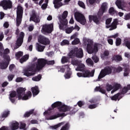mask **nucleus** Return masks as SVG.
Returning <instances> with one entry per match:
<instances>
[{
    "instance_id": "nucleus-50",
    "label": "nucleus",
    "mask_w": 130,
    "mask_h": 130,
    "mask_svg": "<svg viewBox=\"0 0 130 130\" xmlns=\"http://www.w3.org/2000/svg\"><path fill=\"white\" fill-rule=\"evenodd\" d=\"M78 5L79 6L81 7V8H82V9H86V6H85V4L83 3L82 1H79L78 2Z\"/></svg>"
},
{
    "instance_id": "nucleus-45",
    "label": "nucleus",
    "mask_w": 130,
    "mask_h": 130,
    "mask_svg": "<svg viewBox=\"0 0 130 130\" xmlns=\"http://www.w3.org/2000/svg\"><path fill=\"white\" fill-rule=\"evenodd\" d=\"M33 111H34V110H31V111H29V112H26L24 114V117H29L30 116V115H31V114H32V113H33Z\"/></svg>"
},
{
    "instance_id": "nucleus-11",
    "label": "nucleus",
    "mask_w": 130,
    "mask_h": 130,
    "mask_svg": "<svg viewBox=\"0 0 130 130\" xmlns=\"http://www.w3.org/2000/svg\"><path fill=\"white\" fill-rule=\"evenodd\" d=\"M75 18L79 23H80L81 25H85L87 23V20L85 18V16L80 13L76 12L75 13Z\"/></svg>"
},
{
    "instance_id": "nucleus-41",
    "label": "nucleus",
    "mask_w": 130,
    "mask_h": 130,
    "mask_svg": "<svg viewBox=\"0 0 130 130\" xmlns=\"http://www.w3.org/2000/svg\"><path fill=\"white\" fill-rule=\"evenodd\" d=\"M32 80L35 82H39L41 80V75H39L38 76L33 77Z\"/></svg>"
},
{
    "instance_id": "nucleus-4",
    "label": "nucleus",
    "mask_w": 130,
    "mask_h": 130,
    "mask_svg": "<svg viewBox=\"0 0 130 130\" xmlns=\"http://www.w3.org/2000/svg\"><path fill=\"white\" fill-rule=\"evenodd\" d=\"M25 88L19 87L17 89V97L19 100H28L32 96V92L29 91L25 93Z\"/></svg>"
},
{
    "instance_id": "nucleus-22",
    "label": "nucleus",
    "mask_w": 130,
    "mask_h": 130,
    "mask_svg": "<svg viewBox=\"0 0 130 130\" xmlns=\"http://www.w3.org/2000/svg\"><path fill=\"white\" fill-rule=\"evenodd\" d=\"M17 92L15 91H12L10 92L9 99L12 103H15L16 102V99H17Z\"/></svg>"
},
{
    "instance_id": "nucleus-2",
    "label": "nucleus",
    "mask_w": 130,
    "mask_h": 130,
    "mask_svg": "<svg viewBox=\"0 0 130 130\" xmlns=\"http://www.w3.org/2000/svg\"><path fill=\"white\" fill-rule=\"evenodd\" d=\"M52 107L53 108H55V107H58V109L59 111V113L57 115L54 116H50V109H49L48 110L46 111L44 113V115L46 117L47 120H51L52 119H55L57 117H60V116H66L67 115L64 113L61 112H66V111H70L71 110V107L68 106H66L64 104L60 102H56L52 105Z\"/></svg>"
},
{
    "instance_id": "nucleus-46",
    "label": "nucleus",
    "mask_w": 130,
    "mask_h": 130,
    "mask_svg": "<svg viewBox=\"0 0 130 130\" xmlns=\"http://www.w3.org/2000/svg\"><path fill=\"white\" fill-rule=\"evenodd\" d=\"M19 128L20 129L26 130V124L24 123H20Z\"/></svg>"
},
{
    "instance_id": "nucleus-55",
    "label": "nucleus",
    "mask_w": 130,
    "mask_h": 130,
    "mask_svg": "<svg viewBox=\"0 0 130 130\" xmlns=\"http://www.w3.org/2000/svg\"><path fill=\"white\" fill-rule=\"evenodd\" d=\"M80 29H81V27H80L77 24H75L74 27L73 26V30H76L78 31H80Z\"/></svg>"
},
{
    "instance_id": "nucleus-26",
    "label": "nucleus",
    "mask_w": 130,
    "mask_h": 130,
    "mask_svg": "<svg viewBox=\"0 0 130 130\" xmlns=\"http://www.w3.org/2000/svg\"><path fill=\"white\" fill-rule=\"evenodd\" d=\"M31 90L34 96H36L39 94V88H38V86H36L35 87H31Z\"/></svg>"
},
{
    "instance_id": "nucleus-64",
    "label": "nucleus",
    "mask_w": 130,
    "mask_h": 130,
    "mask_svg": "<svg viewBox=\"0 0 130 130\" xmlns=\"http://www.w3.org/2000/svg\"><path fill=\"white\" fill-rule=\"evenodd\" d=\"M124 56L125 57H127V58H130V53L128 52H126L124 54Z\"/></svg>"
},
{
    "instance_id": "nucleus-47",
    "label": "nucleus",
    "mask_w": 130,
    "mask_h": 130,
    "mask_svg": "<svg viewBox=\"0 0 130 130\" xmlns=\"http://www.w3.org/2000/svg\"><path fill=\"white\" fill-rule=\"evenodd\" d=\"M109 13L111 15H114L116 13V11L114 10V8L111 7L109 10Z\"/></svg>"
},
{
    "instance_id": "nucleus-33",
    "label": "nucleus",
    "mask_w": 130,
    "mask_h": 130,
    "mask_svg": "<svg viewBox=\"0 0 130 130\" xmlns=\"http://www.w3.org/2000/svg\"><path fill=\"white\" fill-rule=\"evenodd\" d=\"M121 94L120 93H117L114 96L111 97V100H113L114 101H116V100H119L120 98H121Z\"/></svg>"
},
{
    "instance_id": "nucleus-56",
    "label": "nucleus",
    "mask_w": 130,
    "mask_h": 130,
    "mask_svg": "<svg viewBox=\"0 0 130 130\" xmlns=\"http://www.w3.org/2000/svg\"><path fill=\"white\" fill-rule=\"evenodd\" d=\"M114 70V73H120V72L122 71V68L119 67L116 70L115 69Z\"/></svg>"
},
{
    "instance_id": "nucleus-24",
    "label": "nucleus",
    "mask_w": 130,
    "mask_h": 130,
    "mask_svg": "<svg viewBox=\"0 0 130 130\" xmlns=\"http://www.w3.org/2000/svg\"><path fill=\"white\" fill-rule=\"evenodd\" d=\"M88 18L90 23H91L93 21L95 23V24H99V19L97 18V16L95 15H89Z\"/></svg>"
},
{
    "instance_id": "nucleus-61",
    "label": "nucleus",
    "mask_w": 130,
    "mask_h": 130,
    "mask_svg": "<svg viewBox=\"0 0 130 130\" xmlns=\"http://www.w3.org/2000/svg\"><path fill=\"white\" fill-rule=\"evenodd\" d=\"M0 130H10L8 126H3L0 127Z\"/></svg>"
},
{
    "instance_id": "nucleus-38",
    "label": "nucleus",
    "mask_w": 130,
    "mask_h": 130,
    "mask_svg": "<svg viewBox=\"0 0 130 130\" xmlns=\"http://www.w3.org/2000/svg\"><path fill=\"white\" fill-rule=\"evenodd\" d=\"M61 61L62 63H66V62H69V61H70V58L68 57L63 56L61 58Z\"/></svg>"
},
{
    "instance_id": "nucleus-48",
    "label": "nucleus",
    "mask_w": 130,
    "mask_h": 130,
    "mask_svg": "<svg viewBox=\"0 0 130 130\" xmlns=\"http://www.w3.org/2000/svg\"><path fill=\"white\" fill-rule=\"evenodd\" d=\"M23 55V53L22 52H18L16 53L15 56L17 59H19L21 56Z\"/></svg>"
},
{
    "instance_id": "nucleus-44",
    "label": "nucleus",
    "mask_w": 130,
    "mask_h": 130,
    "mask_svg": "<svg viewBox=\"0 0 130 130\" xmlns=\"http://www.w3.org/2000/svg\"><path fill=\"white\" fill-rule=\"evenodd\" d=\"M80 43V40L78 38L75 39V40L72 41V45H76V44H79Z\"/></svg>"
},
{
    "instance_id": "nucleus-30",
    "label": "nucleus",
    "mask_w": 130,
    "mask_h": 130,
    "mask_svg": "<svg viewBox=\"0 0 130 130\" xmlns=\"http://www.w3.org/2000/svg\"><path fill=\"white\" fill-rule=\"evenodd\" d=\"M72 71H71V69H70L69 67L68 70L66 71L65 75H64L65 79H70L71 78V76H72Z\"/></svg>"
},
{
    "instance_id": "nucleus-19",
    "label": "nucleus",
    "mask_w": 130,
    "mask_h": 130,
    "mask_svg": "<svg viewBox=\"0 0 130 130\" xmlns=\"http://www.w3.org/2000/svg\"><path fill=\"white\" fill-rule=\"evenodd\" d=\"M116 5L118 7V9L122 10V11H125V7L126 4L124 3L122 0H117L116 2Z\"/></svg>"
},
{
    "instance_id": "nucleus-63",
    "label": "nucleus",
    "mask_w": 130,
    "mask_h": 130,
    "mask_svg": "<svg viewBox=\"0 0 130 130\" xmlns=\"http://www.w3.org/2000/svg\"><path fill=\"white\" fill-rule=\"evenodd\" d=\"M124 20H129L130 19V15L129 14H126L124 16Z\"/></svg>"
},
{
    "instance_id": "nucleus-7",
    "label": "nucleus",
    "mask_w": 130,
    "mask_h": 130,
    "mask_svg": "<svg viewBox=\"0 0 130 130\" xmlns=\"http://www.w3.org/2000/svg\"><path fill=\"white\" fill-rule=\"evenodd\" d=\"M75 55H76L77 57L82 58V57H83V50L81 48L79 49L75 48L74 50L71 51L68 54V56L71 58H73Z\"/></svg>"
},
{
    "instance_id": "nucleus-1",
    "label": "nucleus",
    "mask_w": 130,
    "mask_h": 130,
    "mask_svg": "<svg viewBox=\"0 0 130 130\" xmlns=\"http://www.w3.org/2000/svg\"><path fill=\"white\" fill-rule=\"evenodd\" d=\"M35 64H33L31 67H29L27 69H24L23 71V73L26 77H30V76H33L35 75V72L36 71H40V70H42L44 67H45V64H54V60H50L47 61L44 58H40L37 59V58L35 57L34 58L32 61L34 62L36 61Z\"/></svg>"
},
{
    "instance_id": "nucleus-6",
    "label": "nucleus",
    "mask_w": 130,
    "mask_h": 130,
    "mask_svg": "<svg viewBox=\"0 0 130 130\" xmlns=\"http://www.w3.org/2000/svg\"><path fill=\"white\" fill-rule=\"evenodd\" d=\"M19 33H20V30L17 29L16 34L17 35V40L16 43L15 47H14V49L19 48V47L22 45V43H23V39L24 36V32H21L19 34Z\"/></svg>"
},
{
    "instance_id": "nucleus-28",
    "label": "nucleus",
    "mask_w": 130,
    "mask_h": 130,
    "mask_svg": "<svg viewBox=\"0 0 130 130\" xmlns=\"http://www.w3.org/2000/svg\"><path fill=\"white\" fill-rule=\"evenodd\" d=\"M62 0H54L53 4L54 5L55 9H58V8H60L62 6V4L60 2Z\"/></svg>"
},
{
    "instance_id": "nucleus-43",
    "label": "nucleus",
    "mask_w": 130,
    "mask_h": 130,
    "mask_svg": "<svg viewBox=\"0 0 130 130\" xmlns=\"http://www.w3.org/2000/svg\"><path fill=\"white\" fill-rule=\"evenodd\" d=\"M86 61L87 64L89 67H91L92 66H93V61H92L90 58H88Z\"/></svg>"
},
{
    "instance_id": "nucleus-21",
    "label": "nucleus",
    "mask_w": 130,
    "mask_h": 130,
    "mask_svg": "<svg viewBox=\"0 0 130 130\" xmlns=\"http://www.w3.org/2000/svg\"><path fill=\"white\" fill-rule=\"evenodd\" d=\"M20 123L16 121H13L9 124V127L11 130H17L19 127Z\"/></svg>"
},
{
    "instance_id": "nucleus-34",
    "label": "nucleus",
    "mask_w": 130,
    "mask_h": 130,
    "mask_svg": "<svg viewBox=\"0 0 130 130\" xmlns=\"http://www.w3.org/2000/svg\"><path fill=\"white\" fill-rule=\"evenodd\" d=\"M112 60H115L116 61H120L122 60V57L120 55H114L112 58Z\"/></svg>"
},
{
    "instance_id": "nucleus-10",
    "label": "nucleus",
    "mask_w": 130,
    "mask_h": 130,
    "mask_svg": "<svg viewBox=\"0 0 130 130\" xmlns=\"http://www.w3.org/2000/svg\"><path fill=\"white\" fill-rule=\"evenodd\" d=\"M113 70H115V68L113 67H106L104 69V70H102L99 76L98 81H99L100 79L104 78V77H105L106 75H109V74H111Z\"/></svg>"
},
{
    "instance_id": "nucleus-15",
    "label": "nucleus",
    "mask_w": 130,
    "mask_h": 130,
    "mask_svg": "<svg viewBox=\"0 0 130 130\" xmlns=\"http://www.w3.org/2000/svg\"><path fill=\"white\" fill-rule=\"evenodd\" d=\"M120 87V84L117 83H115L114 86H112V85L110 84H108L106 86V89L107 91H111V90L114 88L111 91V94H113L114 92H116V91H117V90H118V88H119Z\"/></svg>"
},
{
    "instance_id": "nucleus-8",
    "label": "nucleus",
    "mask_w": 130,
    "mask_h": 130,
    "mask_svg": "<svg viewBox=\"0 0 130 130\" xmlns=\"http://www.w3.org/2000/svg\"><path fill=\"white\" fill-rule=\"evenodd\" d=\"M22 18H23V8L21 6H18L17 10V26H19L20 24H21V22H22Z\"/></svg>"
},
{
    "instance_id": "nucleus-40",
    "label": "nucleus",
    "mask_w": 130,
    "mask_h": 130,
    "mask_svg": "<svg viewBox=\"0 0 130 130\" xmlns=\"http://www.w3.org/2000/svg\"><path fill=\"white\" fill-rule=\"evenodd\" d=\"M70 128V123H67L64 125L62 126L60 130H68Z\"/></svg>"
},
{
    "instance_id": "nucleus-58",
    "label": "nucleus",
    "mask_w": 130,
    "mask_h": 130,
    "mask_svg": "<svg viewBox=\"0 0 130 130\" xmlns=\"http://www.w3.org/2000/svg\"><path fill=\"white\" fill-rule=\"evenodd\" d=\"M92 59L94 61V62H98L99 61V58L97 56H92Z\"/></svg>"
},
{
    "instance_id": "nucleus-25",
    "label": "nucleus",
    "mask_w": 130,
    "mask_h": 130,
    "mask_svg": "<svg viewBox=\"0 0 130 130\" xmlns=\"http://www.w3.org/2000/svg\"><path fill=\"white\" fill-rule=\"evenodd\" d=\"M86 69V66L83 63H79L77 67L75 69V71L78 72H83Z\"/></svg>"
},
{
    "instance_id": "nucleus-54",
    "label": "nucleus",
    "mask_w": 130,
    "mask_h": 130,
    "mask_svg": "<svg viewBox=\"0 0 130 130\" xmlns=\"http://www.w3.org/2000/svg\"><path fill=\"white\" fill-rule=\"evenodd\" d=\"M121 44V39H120V38L116 39V46H119V45H120Z\"/></svg>"
},
{
    "instance_id": "nucleus-60",
    "label": "nucleus",
    "mask_w": 130,
    "mask_h": 130,
    "mask_svg": "<svg viewBox=\"0 0 130 130\" xmlns=\"http://www.w3.org/2000/svg\"><path fill=\"white\" fill-rule=\"evenodd\" d=\"M96 107H97V105H90L88 106L89 109H94V108H96Z\"/></svg>"
},
{
    "instance_id": "nucleus-23",
    "label": "nucleus",
    "mask_w": 130,
    "mask_h": 130,
    "mask_svg": "<svg viewBox=\"0 0 130 130\" xmlns=\"http://www.w3.org/2000/svg\"><path fill=\"white\" fill-rule=\"evenodd\" d=\"M29 21H33L35 23H39L40 22V17L36 15V13H33L30 17Z\"/></svg>"
},
{
    "instance_id": "nucleus-27",
    "label": "nucleus",
    "mask_w": 130,
    "mask_h": 130,
    "mask_svg": "<svg viewBox=\"0 0 130 130\" xmlns=\"http://www.w3.org/2000/svg\"><path fill=\"white\" fill-rule=\"evenodd\" d=\"M9 114H10V111H5L4 112H3V113H2L0 117V120L1 121H4V120H5V118L8 117Z\"/></svg>"
},
{
    "instance_id": "nucleus-39",
    "label": "nucleus",
    "mask_w": 130,
    "mask_h": 130,
    "mask_svg": "<svg viewBox=\"0 0 130 130\" xmlns=\"http://www.w3.org/2000/svg\"><path fill=\"white\" fill-rule=\"evenodd\" d=\"M94 90L95 91H99V92H101V93H102V94H105V93H106V90H105V89L101 88L99 87H96Z\"/></svg>"
},
{
    "instance_id": "nucleus-14",
    "label": "nucleus",
    "mask_w": 130,
    "mask_h": 130,
    "mask_svg": "<svg viewBox=\"0 0 130 130\" xmlns=\"http://www.w3.org/2000/svg\"><path fill=\"white\" fill-rule=\"evenodd\" d=\"M0 6L3 7L4 10L12 8V2L10 0H3L0 3Z\"/></svg>"
},
{
    "instance_id": "nucleus-9",
    "label": "nucleus",
    "mask_w": 130,
    "mask_h": 130,
    "mask_svg": "<svg viewBox=\"0 0 130 130\" xmlns=\"http://www.w3.org/2000/svg\"><path fill=\"white\" fill-rule=\"evenodd\" d=\"M111 21H112V18H108L106 21V28H110V31L112 30H114V29H116V25H117L118 21L117 19H114L112 24L110 25L109 24L111 23Z\"/></svg>"
},
{
    "instance_id": "nucleus-51",
    "label": "nucleus",
    "mask_w": 130,
    "mask_h": 130,
    "mask_svg": "<svg viewBox=\"0 0 130 130\" xmlns=\"http://www.w3.org/2000/svg\"><path fill=\"white\" fill-rule=\"evenodd\" d=\"M96 0H86V4L87 6H90V5H93L95 3Z\"/></svg>"
},
{
    "instance_id": "nucleus-59",
    "label": "nucleus",
    "mask_w": 130,
    "mask_h": 130,
    "mask_svg": "<svg viewBox=\"0 0 130 130\" xmlns=\"http://www.w3.org/2000/svg\"><path fill=\"white\" fill-rule=\"evenodd\" d=\"M76 75L78 78H84L83 72H78L76 74Z\"/></svg>"
},
{
    "instance_id": "nucleus-42",
    "label": "nucleus",
    "mask_w": 130,
    "mask_h": 130,
    "mask_svg": "<svg viewBox=\"0 0 130 130\" xmlns=\"http://www.w3.org/2000/svg\"><path fill=\"white\" fill-rule=\"evenodd\" d=\"M70 44V41H68V40H63L61 43L60 45L63 46V45H68Z\"/></svg>"
},
{
    "instance_id": "nucleus-62",
    "label": "nucleus",
    "mask_w": 130,
    "mask_h": 130,
    "mask_svg": "<svg viewBox=\"0 0 130 130\" xmlns=\"http://www.w3.org/2000/svg\"><path fill=\"white\" fill-rule=\"evenodd\" d=\"M15 81L17 83H20V82H22V81H23V78L21 77H18L16 78Z\"/></svg>"
},
{
    "instance_id": "nucleus-29",
    "label": "nucleus",
    "mask_w": 130,
    "mask_h": 130,
    "mask_svg": "<svg viewBox=\"0 0 130 130\" xmlns=\"http://www.w3.org/2000/svg\"><path fill=\"white\" fill-rule=\"evenodd\" d=\"M36 48L37 50L39 52H42V51L44 50V48H45V47L37 43L36 44Z\"/></svg>"
},
{
    "instance_id": "nucleus-3",
    "label": "nucleus",
    "mask_w": 130,
    "mask_h": 130,
    "mask_svg": "<svg viewBox=\"0 0 130 130\" xmlns=\"http://www.w3.org/2000/svg\"><path fill=\"white\" fill-rule=\"evenodd\" d=\"M84 44L87 45V51L88 53L92 54V53H96L98 52V47L100 46V44H94L93 46V40L87 39L86 38L83 39Z\"/></svg>"
},
{
    "instance_id": "nucleus-18",
    "label": "nucleus",
    "mask_w": 130,
    "mask_h": 130,
    "mask_svg": "<svg viewBox=\"0 0 130 130\" xmlns=\"http://www.w3.org/2000/svg\"><path fill=\"white\" fill-rule=\"evenodd\" d=\"M95 70H93L91 72L88 70H85L82 71L83 78H90V77H94Z\"/></svg>"
},
{
    "instance_id": "nucleus-36",
    "label": "nucleus",
    "mask_w": 130,
    "mask_h": 130,
    "mask_svg": "<svg viewBox=\"0 0 130 130\" xmlns=\"http://www.w3.org/2000/svg\"><path fill=\"white\" fill-rule=\"evenodd\" d=\"M66 33L67 34H71L73 31H74V26H71L70 27H68L65 29Z\"/></svg>"
},
{
    "instance_id": "nucleus-5",
    "label": "nucleus",
    "mask_w": 130,
    "mask_h": 130,
    "mask_svg": "<svg viewBox=\"0 0 130 130\" xmlns=\"http://www.w3.org/2000/svg\"><path fill=\"white\" fill-rule=\"evenodd\" d=\"M69 14V12L68 11H65L63 12L62 15H60L59 17V27L60 30H64L66 28H67V26L68 25V19H67V17H68V15Z\"/></svg>"
},
{
    "instance_id": "nucleus-20",
    "label": "nucleus",
    "mask_w": 130,
    "mask_h": 130,
    "mask_svg": "<svg viewBox=\"0 0 130 130\" xmlns=\"http://www.w3.org/2000/svg\"><path fill=\"white\" fill-rule=\"evenodd\" d=\"M38 41L40 43H41V44H43L44 45H48V44H50V41L49 39L43 36H40L38 39Z\"/></svg>"
},
{
    "instance_id": "nucleus-35",
    "label": "nucleus",
    "mask_w": 130,
    "mask_h": 130,
    "mask_svg": "<svg viewBox=\"0 0 130 130\" xmlns=\"http://www.w3.org/2000/svg\"><path fill=\"white\" fill-rule=\"evenodd\" d=\"M28 58H29V55L28 54L25 55L20 60V62H21V63H23L24 61H26V60H28Z\"/></svg>"
},
{
    "instance_id": "nucleus-53",
    "label": "nucleus",
    "mask_w": 130,
    "mask_h": 130,
    "mask_svg": "<svg viewBox=\"0 0 130 130\" xmlns=\"http://www.w3.org/2000/svg\"><path fill=\"white\" fill-rule=\"evenodd\" d=\"M128 74H129V70L127 68H126L124 69V77H126L127 76H128Z\"/></svg>"
},
{
    "instance_id": "nucleus-52",
    "label": "nucleus",
    "mask_w": 130,
    "mask_h": 130,
    "mask_svg": "<svg viewBox=\"0 0 130 130\" xmlns=\"http://www.w3.org/2000/svg\"><path fill=\"white\" fill-rule=\"evenodd\" d=\"M79 64V61L76 60V59H73L72 61V64L73 66H78Z\"/></svg>"
},
{
    "instance_id": "nucleus-12",
    "label": "nucleus",
    "mask_w": 130,
    "mask_h": 130,
    "mask_svg": "<svg viewBox=\"0 0 130 130\" xmlns=\"http://www.w3.org/2000/svg\"><path fill=\"white\" fill-rule=\"evenodd\" d=\"M10 53V50L9 49H6L4 50V46H3V44L0 43V56H2L4 58V59H8V56Z\"/></svg>"
},
{
    "instance_id": "nucleus-32",
    "label": "nucleus",
    "mask_w": 130,
    "mask_h": 130,
    "mask_svg": "<svg viewBox=\"0 0 130 130\" xmlns=\"http://www.w3.org/2000/svg\"><path fill=\"white\" fill-rule=\"evenodd\" d=\"M70 68V67H69V66L67 65L65 66H62L61 67H58V72H60L61 73H64V71H67L68 70H69V68Z\"/></svg>"
},
{
    "instance_id": "nucleus-57",
    "label": "nucleus",
    "mask_w": 130,
    "mask_h": 130,
    "mask_svg": "<svg viewBox=\"0 0 130 130\" xmlns=\"http://www.w3.org/2000/svg\"><path fill=\"white\" fill-rule=\"evenodd\" d=\"M14 77H15V75H12V74L9 75L8 77V79L9 81H13V79H14Z\"/></svg>"
},
{
    "instance_id": "nucleus-37",
    "label": "nucleus",
    "mask_w": 130,
    "mask_h": 130,
    "mask_svg": "<svg viewBox=\"0 0 130 130\" xmlns=\"http://www.w3.org/2000/svg\"><path fill=\"white\" fill-rule=\"evenodd\" d=\"M109 55V52L108 51H105L101 55V57L103 58V59H104V58H106L107 56Z\"/></svg>"
},
{
    "instance_id": "nucleus-13",
    "label": "nucleus",
    "mask_w": 130,
    "mask_h": 130,
    "mask_svg": "<svg viewBox=\"0 0 130 130\" xmlns=\"http://www.w3.org/2000/svg\"><path fill=\"white\" fill-rule=\"evenodd\" d=\"M53 30V24H45L43 26L42 29V32L44 34H46V33H51Z\"/></svg>"
},
{
    "instance_id": "nucleus-31",
    "label": "nucleus",
    "mask_w": 130,
    "mask_h": 130,
    "mask_svg": "<svg viewBox=\"0 0 130 130\" xmlns=\"http://www.w3.org/2000/svg\"><path fill=\"white\" fill-rule=\"evenodd\" d=\"M64 124V122H62L60 123H59L54 126H50V129H57L58 127H60L62 125H63Z\"/></svg>"
},
{
    "instance_id": "nucleus-16",
    "label": "nucleus",
    "mask_w": 130,
    "mask_h": 130,
    "mask_svg": "<svg viewBox=\"0 0 130 130\" xmlns=\"http://www.w3.org/2000/svg\"><path fill=\"white\" fill-rule=\"evenodd\" d=\"M106 10H107V3H103L101 5V8L99 9L98 12V15L99 17H101V16H103V14L106 12Z\"/></svg>"
},
{
    "instance_id": "nucleus-17",
    "label": "nucleus",
    "mask_w": 130,
    "mask_h": 130,
    "mask_svg": "<svg viewBox=\"0 0 130 130\" xmlns=\"http://www.w3.org/2000/svg\"><path fill=\"white\" fill-rule=\"evenodd\" d=\"M10 61V56H7V59H5L4 61L0 62V69L5 70L8 68Z\"/></svg>"
},
{
    "instance_id": "nucleus-49",
    "label": "nucleus",
    "mask_w": 130,
    "mask_h": 130,
    "mask_svg": "<svg viewBox=\"0 0 130 130\" xmlns=\"http://www.w3.org/2000/svg\"><path fill=\"white\" fill-rule=\"evenodd\" d=\"M45 3L42 5L41 8L43 10H45L47 8V4H48V0L45 1Z\"/></svg>"
}]
</instances>
